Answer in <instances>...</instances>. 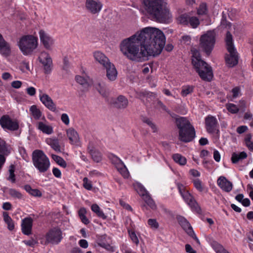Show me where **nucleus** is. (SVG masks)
Returning a JSON list of instances; mask_svg holds the SVG:
<instances>
[{
  "mask_svg": "<svg viewBox=\"0 0 253 253\" xmlns=\"http://www.w3.org/2000/svg\"><path fill=\"white\" fill-rule=\"evenodd\" d=\"M166 44L164 33L155 27L143 28V60L146 56L156 57L160 55Z\"/></svg>",
  "mask_w": 253,
  "mask_h": 253,
  "instance_id": "f257e3e1",
  "label": "nucleus"
},
{
  "mask_svg": "<svg viewBox=\"0 0 253 253\" xmlns=\"http://www.w3.org/2000/svg\"><path fill=\"white\" fill-rule=\"evenodd\" d=\"M143 4L147 14L151 20L162 24L171 22L172 15L167 0H143Z\"/></svg>",
  "mask_w": 253,
  "mask_h": 253,
  "instance_id": "f03ea898",
  "label": "nucleus"
},
{
  "mask_svg": "<svg viewBox=\"0 0 253 253\" xmlns=\"http://www.w3.org/2000/svg\"><path fill=\"white\" fill-rule=\"evenodd\" d=\"M119 46L120 51L127 59L133 61H140L142 56V29L124 39Z\"/></svg>",
  "mask_w": 253,
  "mask_h": 253,
  "instance_id": "7ed1b4c3",
  "label": "nucleus"
},
{
  "mask_svg": "<svg viewBox=\"0 0 253 253\" xmlns=\"http://www.w3.org/2000/svg\"><path fill=\"white\" fill-rule=\"evenodd\" d=\"M192 64L200 77L204 81H210L213 77L212 68L205 61L201 59L199 51L192 50Z\"/></svg>",
  "mask_w": 253,
  "mask_h": 253,
  "instance_id": "20e7f679",
  "label": "nucleus"
},
{
  "mask_svg": "<svg viewBox=\"0 0 253 253\" xmlns=\"http://www.w3.org/2000/svg\"><path fill=\"white\" fill-rule=\"evenodd\" d=\"M175 124L179 129V139L183 142H189L195 137V130L189 120L183 117L175 118Z\"/></svg>",
  "mask_w": 253,
  "mask_h": 253,
  "instance_id": "39448f33",
  "label": "nucleus"
},
{
  "mask_svg": "<svg viewBox=\"0 0 253 253\" xmlns=\"http://www.w3.org/2000/svg\"><path fill=\"white\" fill-rule=\"evenodd\" d=\"M32 156L33 165L40 172L44 173L48 170L50 165L49 159L42 150H34Z\"/></svg>",
  "mask_w": 253,
  "mask_h": 253,
  "instance_id": "423d86ee",
  "label": "nucleus"
},
{
  "mask_svg": "<svg viewBox=\"0 0 253 253\" xmlns=\"http://www.w3.org/2000/svg\"><path fill=\"white\" fill-rule=\"evenodd\" d=\"M18 46L24 55H31L38 46V38L32 35L23 36L19 40Z\"/></svg>",
  "mask_w": 253,
  "mask_h": 253,
  "instance_id": "0eeeda50",
  "label": "nucleus"
},
{
  "mask_svg": "<svg viewBox=\"0 0 253 253\" xmlns=\"http://www.w3.org/2000/svg\"><path fill=\"white\" fill-rule=\"evenodd\" d=\"M215 42V32L213 31H209L201 37L200 47L207 55H209L213 49Z\"/></svg>",
  "mask_w": 253,
  "mask_h": 253,
  "instance_id": "6e6552de",
  "label": "nucleus"
},
{
  "mask_svg": "<svg viewBox=\"0 0 253 253\" xmlns=\"http://www.w3.org/2000/svg\"><path fill=\"white\" fill-rule=\"evenodd\" d=\"M45 239L44 241H41L42 244H58L63 239L62 232L58 227L53 228L46 233Z\"/></svg>",
  "mask_w": 253,
  "mask_h": 253,
  "instance_id": "1a4fd4ad",
  "label": "nucleus"
},
{
  "mask_svg": "<svg viewBox=\"0 0 253 253\" xmlns=\"http://www.w3.org/2000/svg\"><path fill=\"white\" fill-rule=\"evenodd\" d=\"M0 125L2 128L10 131L17 130L19 128L18 121L11 119L7 115H3L0 118Z\"/></svg>",
  "mask_w": 253,
  "mask_h": 253,
  "instance_id": "9d476101",
  "label": "nucleus"
},
{
  "mask_svg": "<svg viewBox=\"0 0 253 253\" xmlns=\"http://www.w3.org/2000/svg\"><path fill=\"white\" fill-rule=\"evenodd\" d=\"M39 59L43 66L45 73H50L52 70V61L49 55L46 52H42Z\"/></svg>",
  "mask_w": 253,
  "mask_h": 253,
  "instance_id": "9b49d317",
  "label": "nucleus"
},
{
  "mask_svg": "<svg viewBox=\"0 0 253 253\" xmlns=\"http://www.w3.org/2000/svg\"><path fill=\"white\" fill-rule=\"evenodd\" d=\"M85 6L88 12L95 14L100 12L102 4L99 0H86Z\"/></svg>",
  "mask_w": 253,
  "mask_h": 253,
  "instance_id": "f8f14e48",
  "label": "nucleus"
},
{
  "mask_svg": "<svg viewBox=\"0 0 253 253\" xmlns=\"http://www.w3.org/2000/svg\"><path fill=\"white\" fill-rule=\"evenodd\" d=\"M229 54H226L225 60L226 64L229 67H233L236 66L238 63V56L235 48L228 51Z\"/></svg>",
  "mask_w": 253,
  "mask_h": 253,
  "instance_id": "ddd939ff",
  "label": "nucleus"
},
{
  "mask_svg": "<svg viewBox=\"0 0 253 253\" xmlns=\"http://www.w3.org/2000/svg\"><path fill=\"white\" fill-rule=\"evenodd\" d=\"M41 101L49 110L52 112L56 111L55 104L53 102L51 98L47 94L41 92L39 95Z\"/></svg>",
  "mask_w": 253,
  "mask_h": 253,
  "instance_id": "4468645a",
  "label": "nucleus"
},
{
  "mask_svg": "<svg viewBox=\"0 0 253 253\" xmlns=\"http://www.w3.org/2000/svg\"><path fill=\"white\" fill-rule=\"evenodd\" d=\"M205 124L207 130L209 133H212L216 131L217 121L214 117L208 116L206 117Z\"/></svg>",
  "mask_w": 253,
  "mask_h": 253,
  "instance_id": "2eb2a0df",
  "label": "nucleus"
},
{
  "mask_svg": "<svg viewBox=\"0 0 253 253\" xmlns=\"http://www.w3.org/2000/svg\"><path fill=\"white\" fill-rule=\"evenodd\" d=\"M33 220L31 217H26L22 221L21 230L22 233L26 235L32 233Z\"/></svg>",
  "mask_w": 253,
  "mask_h": 253,
  "instance_id": "dca6fc26",
  "label": "nucleus"
},
{
  "mask_svg": "<svg viewBox=\"0 0 253 253\" xmlns=\"http://www.w3.org/2000/svg\"><path fill=\"white\" fill-rule=\"evenodd\" d=\"M178 223L185 231L189 234H193V230L188 220L181 215H177L176 217Z\"/></svg>",
  "mask_w": 253,
  "mask_h": 253,
  "instance_id": "f3484780",
  "label": "nucleus"
},
{
  "mask_svg": "<svg viewBox=\"0 0 253 253\" xmlns=\"http://www.w3.org/2000/svg\"><path fill=\"white\" fill-rule=\"evenodd\" d=\"M217 183L221 189L226 192H229L232 189V183L224 176H220L217 180Z\"/></svg>",
  "mask_w": 253,
  "mask_h": 253,
  "instance_id": "a211bd4d",
  "label": "nucleus"
},
{
  "mask_svg": "<svg viewBox=\"0 0 253 253\" xmlns=\"http://www.w3.org/2000/svg\"><path fill=\"white\" fill-rule=\"evenodd\" d=\"M39 34L41 41L44 46L49 49L53 43L52 38L42 30H40Z\"/></svg>",
  "mask_w": 253,
  "mask_h": 253,
  "instance_id": "6ab92c4d",
  "label": "nucleus"
},
{
  "mask_svg": "<svg viewBox=\"0 0 253 253\" xmlns=\"http://www.w3.org/2000/svg\"><path fill=\"white\" fill-rule=\"evenodd\" d=\"M182 197L185 200V201L192 208H194L198 211L200 210V208L199 207L198 204L196 202V201L194 199L192 196L189 193V192L187 190L184 192L181 195Z\"/></svg>",
  "mask_w": 253,
  "mask_h": 253,
  "instance_id": "aec40b11",
  "label": "nucleus"
},
{
  "mask_svg": "<svg viewBox=\"0 0 253 253\" xmlns=\"http://www.w3.org/2000/svg\"><path fill=\"white\" fill-rule=\"evenodd\" d=\"M93 57L96 61L98 62L103 67L107 66L110 61L108 58L102 52L96 51L93 52Z\"/></svg>",
  "mask_w": 253,
  "mask_h": 253,
  "instance_id": "412c9836",
  "label": "nucleus"
},
{
  "mask_svg": "<svg viewBox=\"0 0 253 253\" xmlns=\"http://www.w3.org/2000/svg\"><path fill=\"white\" fill-rule=\"evenodd\" d=\"M106 70V76L108 79L111 81H115L117 76V71L113 64L111 62L104 67Z\"/></svg>",
  "mask_w": 253,
  "mask_h": 253,
  "instance_id": "4be33fe9",
  "label": "nucleus"
},
{
  "mask_svg": "<svg viewBox=\"0 0 253 253\" xmlns=\"http://www.w3.org/2000/svg\"><path fill=\"white\" fill-rule=\"evenodd\" d=\"M114 107L118 109H125L128 104L127 99L123 95H119L113 102Z\"/></svg>",
  "mask_w": 253,
  "mask_h": 253,
  "instance_id": "5701e85b",
  "label": "nucleus"
},
{
  "mask_svg": "<svg viewBox=\"0 0 253 253\" xmlns=\"http://www.w3.org/2000/svg\"><path fill=\"white\" fill-rule=\"evenodd\" d=\"M143 201L147 204V205L152 210H156L157 209V205L149 194L146 190L143 187Z\"/></svg>",
  "mask_w": 253,
  "mask_h": 253,
  "instance_id": "b1692460",
  "label": "nucleus"
},
{
  "mask_svg": "<svg viewBox=\"0 0 253 253\" xmlns=\"http://www.w3.org/2000/svg\"><path fill=\"white\" fill-rule=\"evenodd\" d=\"M66 133L71 144H74L78 142L79 140V135L73 128L71 127L67 129Z\"/></svg>",
  "mask_w": 253,
  "mask_h": 253,
  "instance_id": "393cba45",
  "label": "nucleus"
},
{
  "mask_svg": "<svg viewBox=\"0 0 253 253\" xmlns=\"http://www.w3.org/2000/svg\"><path fill=\"white\" fill-rule=\"evenodd\" d=\"M45 142L55 151L57 152H61V146L57 138H47L46 139Z\"/></svg>",
  "mask_w": 253,
  "mask_h": 253,
  "instance_id": "a878e982",
  "label": "nucleus"
},
{
  "mask_svg": "<svg viewBox=\"0 0 253 253\" xmlns=\"http://www.w3.org/2000/svg\"><path fill=\"white\" fill-rule=\"evenodd\" d=\"M0 53L4 56H8L11 53V48L9 44L6 41L0 44Z\"/></svg>",
  "mask_w": 253,
  "mask_h": 253,
  "instance_id": "bb28decb",
  "label": "nucleus"
},
{
  "mask_svg": "<svg viewBox=\"0 0 253 253\" xmlns=\"http://www.w3.org/2000/svg\"><path fill=\"white\" fill-rule=\"evenodd\" d=\"M37 126L38 129L44 133L50 134L53 132V128L52 126L46 125L43 122H38L37 124Z\"/></svg>",
  "mask_w": 253,
  "mask_h": 253,
  "instance_id": "cd10ccee",
  "label": "nucleus"
},
{
  "mask_svg": "<svg viewBox=\"0 0 253 253\" xmlns=\"http://www.w3.org/2000/svg\"><path fill=\"white\" fill-rule=\"evenodd\" d=\"M225 42L228 51H230L231 50H233L234 48H235L233 43L232 36L229 31L226 33Z\"/></svg>",
  "mask_w": 253,
  "mask_h": 253,
  "instance_id": "c85d7f7f",
  "label": "nucleus"
},
{
  "mask_svg": "<svg viewBox=\"0 0 253 253\" xmlns=\"http://www.w3.org/2000/svg\"><path fill=\"white\" fill-rule=\"evenodd\" d=\"M3 216L4 221L7 225L8 229L10 231L13 230L14 229V224L12 218L9 216L7 212L3 213Z\"/></svg>",
  "mask_w": 253,
  "mask_h": 253,
  "instance_id": "c756f323",
  "label": "nucleus"
},
{
  "mask_svg": "<svg viewBox=\"0 0 253 253\" xmlns=\"http://www.w3.org/2000/svg\"><path fill=\"white\" fill-rule=\"evenodd\" d=\"M172 159L174 161L181 166H184L186 164V158L180 154H174L172 155Z\"/></svg>",
  "mask_w": 253,
  "mask_h": 253,
  "instance_id": "7c9ffc66",
  "label": "nucleus"
},
{
  "mask_svg": "<svg viewBox=\"0 0 253 253\" xmlns=\"http://www.w3.org/2000/svg\"><path fill=\"white\" fill-rule=\"evenodd\" d=\"M10 153L5 141L0 137V155H8Z\"/></svg>",
  "mask_w": 253,
  "mask_h": 253,
  "instance_id": "2f4dec72",
  "label": "nucleus"
},
{
  "mask_svg": "<svg viewBox=\"0 0 253 253\" xmlns=\"http://www.w3.org/2000/svg\"><path fill=\"white\" fill-rule=\"evenodd\" d=\"M91 209L99 217L103 219H105L107 218V216L104 214L103 211L101 210L100 207L97 204H93L91 207Z\"/></svg>",
  "mask_w": 253,
  "mask_h": 253,
  "instance_id": "473e14b6",
  "label": "nucleus"
},
{
  "mask_svg": "<svg viewBox=\"0 0 253 253\" xmlns=\"http://www.w3.org/2000/svg\"><path fill=\"white\" fill-rule=\"evenodd\" d=\"M194 86L193 85H184L181 88V95L183 97H186L191 94L194 91Z\"/></svg>",
  "mask_w": 253,
  "mask_h": 253,
  "instance_id": "72a5a7b5",
  "label": "nucleus"
},
{
  "mask_svg": "<svg viewBox=\"0 0 253 253\" xmlns=\"http://www.w3.org/2000/svg\"><path fill=\"white\" fill-rule=\"evenodd\" d=\"M86 211L85 208H82L78 211V214L82 222L87 225L89 223V221L86 216Z\"/></svg>",
  "mask_w": 253,
  "mask_h": 253,
  "instance_id": "f704fd0d",
  "label": "nucleus"
},
{
  "mask_svg": "<svg viewBox=\"0 0 253 253\" xmlns=\"http://www.w3.org/2000/svg\"><path fill=\"white\" fill-rule=\"evenodd\" d=\"M30 111L34 118L36 120H39L42 116L41 111L35 105H33L31 106Z\"/></svg>",
  "mask_w": 253,
  "mask_h": 253,
  "instance_id": "c9c22d12",
  "label": "nucleus"
},
{
  "mask_svg": "<svg viewBox=\"0 0 253 253\" xmlns=\"http://www.w3.org/2000/svg\"><path fill=\"white\" fill-rule=\"evenodd\" d=\"M24 189L32 196L36 197H41V192L37 189H32L29 185H26L24 186Z\"/></svg>",
  "mask_w": 253,
  "mask_h": 253,
  "instance_id": "e433bc0d",
  "label": "nucleus"
},
{
  "mask_svg": "<svg viewBox=\"0 0 253 253\" xmlns=\"http://www.w3.org/2000/svg\"><path fill=\"white\" fill-rule=\"evenodd\" d=\"M96 88L101 95L104 97H106L108 95V92L106 90L105 85L103 84L98 83L96 84Z\"/></svg>",
  "mask_w": 253,
  "mask_h": 253,
  "instance_id": "4c0bfd02",
  "label": "nucleus"
},
{
  "mask_svg": "<svg viewBox=\"0 0 253 253\" xmlns=\"http://www.w3.org/2000/svg\"><path fill=\"white\" fill-rule=\"evenodd\" d=\"M116 169L124 178H127L128 177L129 172L124 163L118 166Z\"/></svg>",
  "mask_w": 253,
  "mask_h": 253,
  "instance_id": "58836bf2",
  "label": "nucleus"
},
{
  "mask_svg": "<svg viewBox=\"0 0 253 253\" xmlns=\"http://www.w3.org/2000/svg\"><path fill=\"white\" fill-rule=\"evenodd\" d=\"M90 153L94 162L98 163L101 161L102 155L100 152L95 150H91Z\"/></svg>",
  "mask_w": 253,
  "mask_h": 253,
  "instance_id": "ea45409f",
  "label": "nucleus"
},
{
  "mask_svg": "<svg viewBox=\"0 0 253 253\" xmlns=\"http://www.w3.org/2000/svg\"><path fill=\"white\" fill-rule=\"evenodd\" d=\"M52 158L60 166L64 168L66 167L67 163L62 157L53 154L52 155Z\"/></svg>",
  "mask_w": 253,
  "mask_h": 253,
  "instance_id": "a19ab883",
  "label": "nucleus"
},
{
  "mask_svg": "<svg viewBox=\"0 0 253 253\" xmlns=\"http://www.w3.org/2000/svg\"><path fill=\"white\" fill-rule=\"evenodd\" d=\"M8 171L9 174L7 179L10 181L12 183H15L16 181L15 175L14 174L15 166L11 165L9 167Z\"/></svg>",
  "mask_w": 253,
  "mask_h": 253,
  "instance_id": "79ce46f5",
  "label": "nucleus"
},
{
  "mask_svg": "<svg viewBox=\"0 0 253 253\" xmlns=\"http://www.w3.org/2000/svg\"><path fill=\"white\" fill-rule=\"evenodd\" d=\"M143 123L149 126L153 132H157L158 129L156 125L153 122L152 120L148 118H143Z\"/></svg>",
  "mask_w": 253,
  "mask_h": 253,
  "instance_id": "37998d69",
  "label": "nucleus"
},
{
  "mask_svg": "<svg viewBox=\"0 0 253 253\" xmlns=\"http://www.w3.org/2000/svg\"><path fill=\"white\" fill-rule=\"evenodd\" d=\"M109 158L111 160L112 163L115 166L116 168H118V166H120L121 164L123 163V162L120 160V159H119L118 157L113 154H111L109 156Z\"/></svg>",
  "mask_w": 253,
  "mask_h": 253,
  "instance_id": "c03bdc74",
  "label": "nucleus"
},
{
  "mask_svg": "<svg viewBox=\"0 0 253 253\" xmlns=\"http://www.w3.org/2000/svg\"><path fill=\"white\" fill-rule=\"evenodd\" d=\"M75 79L78 83L84 85L85 88H87L89 86V84L87 80L84 77L81 76H76Z\"/></svg>",
  "mask_w": 253,
  "mask_h": 253,
  "instance_id": "a18cd8bd",
  "label": "nucleus"
},
{
  "mask_svg": "<svg viewBox=\"0 0 253 253\" xmlns=\"http://www.w3.org/2000/svg\"><path fill=\"white\" fill-rule=\"evenodd\" d=\"M190 16L187 14L181 15L178 17L179 22L183 25H187L189 24V20Z\"/></svg>",
  "mask_w": 253,
  "mask_h": 253,
  "instance_id": "49530a36",
  "label": "nucleus"
},
{
  "mask_svg": "<svg viewBox=\"0 0 253 253\" xmlns=\"http://www.w3.org/2000/svg\"><path fill=\"white\" fill-rule=\"evenodd\" d=\"M189 24L192 28H195L200 24V21L199 19L196 17H190Z\"/></svg>",
  "mask_w": 253,
  "mask_h": 253,
  "instance_id": "de8ad7c7",
  "label": "nucleus"
},
{
  "mask_svg": "<svg viewBox=\"0 0 253 253\" xmlns=\"http://www.w3.org/2000/svg\"><path fill=\"white\" fill-rule=\"evenodd\" d=\"M8 193L11 197L15 198L21 199L22 197L21 193L15 189H9L8 190Z\"/></svg>",
  "mask_w": 253,
  "mask_h": 253,
  "instance_id": "09e8293b",
  "label": "nucleus"
},
{
  "mask_svg": "<svg viewBox=\"0 0 253 253\" xmlns=\"http://www.w3.org/2000/svg\"><path fill=\"white\" fill-rule=\"evenodd\" d=\"M83 187L87 190H91L92 189V182L87 177H84L83 180Z\"/></svg>",
  "mask_w": 253,
  "mask_h": 253,
  "instance_id": "8fccbe9b",
  "label": "nucleus"
},
{
  "mask_svg": "<svg viewBox=\"0 0 253 253\" xmlns=\"http://www.w3.org/2000/svg\"><path fill=\"white\" fill-rule=\"evenodd\" d=\"M148 224L151 228L154 230L157 229L159 227V224L156 219H149Z\"/></svg>",
  "mask_w": 253,
  "mask_h": 253,
  "instance_id": "3c124183",
  "label": "nucleus"
},
{
  "mask_svg": "<svg viewBox=\"0 0 253 253\" xmlns=\"http://www.w3.org/2000/svg\"><path fill=\"white\" fill-rule=\"evenodd\" d=\"M207 12V7L206 4L204 3H201L197 10L198 14L203 15L206 14Z\"/></svg>",
  "mask_w": 253,
  "mask_h": 253,
  "instance_id": "603ef678",
  "label": "nucleus"
},
{
  "mask_svg": "<svg viewBox=\"0 0 253 253\" xmlns=\"http://www.w3.org/2000/svg\"><path fill=\"white\" fill-rule=\"evenodd\" d=\"M134 189L140 197H142V186L140 183L134 182L133 184Z\"/></svg>",
  "mask_w": 253,
  "mask_h": 253,
  "instance_id": "864d4df0",
  "label": "nucleus"
},
{
  "mask_svg": "<svg viewBox=\"0 0 253 253\" xmlns=\"http://www.w3.org/2000/svg\"><path fill=\"white\" fill-rule=\"evenodd\" d=\"M211 246L216 253H218L223 248L222 245L215 241L211 243Z\"/></svg>",
  "mask_w": 253,
  "mask_h": 253,
  "instance_id": "5fc2aeb1",
  "label": "nucleus"
},
{
  "mask_svg": "<svg viewBox=\"0 0 253 253\" xmlns=\"http://www.w3.org/2000/svg\"><path fill=\"white\" fill-rule=\"evenodd\" d=\"M227 109L229 112L233 114L237 113L239 110L237 106L234 104H229L227 106Z\"/></svg>",
  "mask_w": 253,
  "mask_h": 253,
  "instance_id": "6e6d98bb",
  "label": "nucleus"
},
{
  "mask_svg": "<svg viewBox=\"0 0 253 253\" xmlns=\"http://www.w3.org/2000/svg\"><path fill=\"white\" fill-rule=\"evenodd\" d=\"M195 187L199 191H203V187L202 185V182L199 179H196L193 181Z\"/></svg>",
  "mask_w": 253,
  "mask_h": 253,
  "instance_id": "4d7b16f0",
  "label": "nucleus"
},
{
  "mask_svg": "<svg viewBox=\"0 0 253 253\" xmlns=\"http://www.w3.org/2000/svg\"><path fill=\"white\" fill-rule=\"evenodd\" d=\"M61 119L63 123H64L66 125H68L69 124V119L68 116L66 114H63L61 115Z\"/></svg>",
  "mask_w": 253,
  "mask_h": 253,
  "instance_id": "13d9d810",
  "label": "nucleus"
},
{
  "mask_svg": "<svg viewBox=\"0 0 253 253\" xmlns=\"http://www.w3.org/2000/svg\"><path fill=\"white\" fill-rule=\"evenodd\" d=\"M238 154L233 153L231 157V161L233 164L237 163L240 160Z\"/></svg>",
  "mask_w": 253,
  "mask_h": 253,
  "instance_id": "bf43d9fd",
  "label": "nucleus"
},
{
  "mask_svg": "<svg viewBox=\"0 0 253 253\" xmlns=\"http://www.w3.org/2000/svg\"><path fill=\"white\" fill-rule=\"evenodd\" d=\"M248 129V127L246 126H241L237 128V132L239 134H242L246 132Z\"/></svg>",
  "mask_w": 253,
  "mask_h": 253,
  "instance_id": "052dcab7",
  "label": "nucleus"
},
{
  "mask_svg": "<svg viewBox=\"0 0 253 253\" xmlns=\"http://www.w3.org/2000/svg\"><path fill=\"white\" fill-rule=\"evenodd\" d=\"M79 244L81 247L84 249H86L88 246L87 241L84 239L80 240L79 242Z\"/></svg>",
  "mask_w": 253,
  "mask_h": 253,
  "instance_id": "680f3d73",
  "label": "nucleus"
},
{
  "mask_svg": "<svg viewBox=\"0 0 253 253\" xmlns=\"http://www.w3.org/2000/svg\"><path fill=\"white\" fill-rule=\"evenodd\" d=\"M52 173L53 175L57 178H60L61 176V173L60 170L56 168H54L52 169Z\"/></svg>",
  "mask_w": 253,
  "mask_h": 253,
  "instance_id": "e2e57ef3",
  "label": "nucleus"
},
{
  "mask_svg": "<svg viewBox=\"0 0 253 253\" xmlns=\"http://www.w3.org/2000/svg\"><path fill=\"white\" fill-rule=\"evenodd\" d=\"M27 93L30 96H34L36 94V89L34 87H30L27 88L26 89Z\"/></svg>",
  "mask_w": 253,
  "mask_h": 253,
  "instance_id": "0e129e2a",
  "label": "nucleus"
},
{
  "mask_svg": "<svg viewBox=\"0 0 253 253\" xmlns=\"http://www.w3.org/2000/svg\"><path fill=\"white\" fill-rule=\"evenodd\" d=\"M120 204L124 208L126 209L128 211H131L132 209L131 207L127 204L125 202L123 201L122 200H120Z\"/></svg>",
  "mask_w": 253,
  "mask_h": 253,
  "instance_id": "69168bd1",
  "label": "nucleus"
},
{
  "mask_svg": "<svg viewBox=\"0 0 253 253\" xmlns=\"http://www.w3.org/2000/svg\"><path fill=\"white\" fill-rule=\"evenodd\" d=\"M22 82L19 81H13L11 83V86L15 88H19L22 85Z\"/></svg>",
  "mask_w": 253,
  "mask_h": 253,
  "instance_id": "338daca9",
  "label": "nucleus"
},
{
  "mask_svg": "<svg viewBox=\"0 0 253 253\" xmlns=\"http://www.w3.org/2000/svg\"><path fill=\"white\" fill-rule=\"evenodd\" d=\"M213 158L217 162H219L220 160V155L217 150H214L213 152Z\"/></svg>",
  "mask_w": 253,
  "mask_h": 253,
  "instance_id": "774afa93",
  "label": "nucleus"
}]
</instances>
